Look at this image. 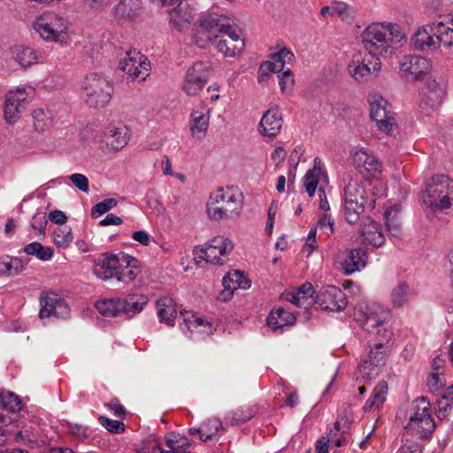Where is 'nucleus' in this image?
Returning a JSON list of instances; mask_svg holds the SVG:
<instances>
[{
    "label": "nucleus",
    "mask_w": 453,
    "mask_h": 453,
    "mask_svg": "<svg viewBox=\"0 0 453 453\" xmlns=\"http://www.w3.org/2000/svg\"><path fill=\"white\" fill-rule=\"evenodd\" d=\"M316 303L324 311L339 312L347 304L346 294L336 286H326L319 289L315 298Z\"/></svg>",
    "instance_id": "obj_15"
},
{
    "label": "nucleus",
    "mask_w": 453,
    "mask_h": 453,
    "mask_svg": "<svg viewBox=\"0 0 453 453\" xmlns=\"http://www.w3.org/2000/svg\"><path fill=\"white\" fill-rule=\"evenodd\" d=\"M430 61L418 55L405 56L400 63V72L405 75H411L413 79H423L430 70Z\"/></svg>",
    "instance_id": "obj_18"
},
{
    "label": "nucleus",
    "mask_w": 453,
    "mask_h": 453,
    "mask_svg": "<svg viewBox=\"0 0 453 453\" xmlns=\"http://www.w3.org/2000/svg\"><path fill=\"white\" fill-rule=\"evenodd\" d=\"M282 71V66L280 64L275 63L273 59L272 61H265L259 67V73L261 75H265L266 72L270 73H280Z\"/></svg>",
    "instance_id": "obj_63"
},
{
    "label": "nucleus",
    "mask_w": 453,
    "mask_h": 453,
    "mask_svg": "<svg viewBox=\"0 0 453 453\" xmlns=\"http://www.w3.org/2000/svg\"><path fill=\"white\" fill-rule=\"evenodd\" d=\"M370 104V117L376 123L377 127L389 134L395 127L394 113L388 109V103L380 94H372L368 96Z\"/></svg>",
    "instance_id": "obj_11"
},
{
    "label": "nucleus",
    "mask_w": 453,
    "mask_h": 453,
    "mask_svg": "<svg viewBox=\"0 0 453 453\" xmlns=\"http://www.w3.org/2000/svg\"><path fill=\"white\" fill-rule=\"evenodd\" d=\"M368 261V253L362 248L348 250L341 262L342 273L345 275H351L363 270Z\"/></svg>",
    "instance_id": "obj_20"
},
{
    "label": "nucleus",
    "mask_w": 453,
    "mask_h": 453,
    "mask_svg": "<svg viewBox=\"0 0 453 453\" xmlns=\"http://www.w3.org/2000/svg\"><path fill=\"white\" fill-rule=\"evenodd\" d=\"M117 204L118 201L115 198H106L92 207L91 217L98 218L114 208Z\"/></svg>",
    "instance_id": "obj_47"
},
{
    "label": "nucleus",
    "mask_w": 453,
    "mask_h": 453,
    "mask_svg": "<svg viewBox=\"0 0 453 453\" xmlns=\"http://www.w3.org/2000/svg\"><path fill=\"white\" fill-rule=\"evenodd\" d=\"M29 103V93L25 88L10 90L4 99V117L7 123L14 124Z\"/></svg>",
    "instance_id": "obj_12"
},
{
    "label": "nucleus",
    "mask_w": 453,
    "mask_h": 453,
    "mask_svg": "<svg viewBox=\"0 0 453 453\" xmlns=\"http://www.w3.org/2000/svg\"><path fill=\"white\" fill-rule=\"evenodd\" d=\"M191 446V441L186 436L179 439L178 443L173 448L172 450H165V453H191L188 449Z\"/></svg>",
    "instance_id": "obj_57"
},
{
    "label": "nucleus",
    "mask_w": 453,
    "mask_h": 453,
    "mask_svg": "<svg viewBox=\"0 0 453 453\" xmlns=\"http://www.w3.org/2000/svg\"><path fill=\"white\" fill-rule=\"evenodd\" d=\"M284 298L286 301L292 303L293 304L296 305L297 307H303L307 308L306 303H304V300L302 299V297L299 296V294L296 291H290L284 294Z\"/></svg>",
    "instance_id": "obj_64"
},
{
    "label": "nucleus",
    "mask_w": 453,
    "mask_h": 453,
    "mask_svg": "<svg viewBox=\"0 0 453 453\" xmlns=\"http://www.w3.org/2000/svg\"><path fill=\"white\" fill-rule=\"evenodd\" d=\"M355 320L370 334L369 351L361 359L358 374L365 380L375 379L386 365L393 331L386 321L388 312L375 303L360 302L354 309Z\"/></svg>",
    "instance_id": "obj_1"
},
{
    "label": "nucleus",
    "mask_w": 453,
    "mask_h": 453,
    "mask_svg": "<svg viewBox=\"0 0 453 453\" xmlns=\"http://www.w3.org/2000/svg\"><path fill=\"white\" fill-rule=\"evenodd\" d=\"M213 45L223 56L234 58L243 50L245 42L228 22V27L222 29Z\"/></svg>",
    "instance_id": "obj_14"
},
{
    "label": "nucleus",
    "mask_w": 453,
    "mask_h": 453,
    "mask_svg": "<svg viewBox=\"0 0 453 453\" xmlns=\"http://www.w3.org/2000/svg\"><path fill=\"white\" fill-rule=\"evenodd\" d=\"M334 219L329 214H323L317 223V227H319L320 231L326 236L331 235L334 233Z\"/></svg>",
    "instance_id": "obj_53"
},
{
    "label": "nucleus",
    "mask_w": 453,
    "mask_h": 453,
    "mask_svg": "<svg viewBox=\"0 0 453 453\" xmlns=\"http://www.w3.org/2000/svg\"><path fill=\"white\" fill-rule=\"evenodd\" d=\"M23 251L29 255L35 256L42 261H49L54 254V250L50 247L42 246L38 242H34L26 245Z\"/></svg>",
    "instance_id": "obj_37"
},
{
    "label": "nucleus",
    "mask_w": 453,
    "mask_h": 453,
    "mask_svg": "<svg viewBox=\"0 0 453 453\" xmlns=\"http://www.w3.org/2000/svg\"><path fill=\"white\" fill-rule=\"evenodd\" d=\"M34 28L47 42H64L67 38V25L62 17L44 13L34 22Z\"/></svg>",
    "instance_id": "obj_9"
},
{
    "label": "nucleus",
    "mask_w": 453,
    "mask_h": 453,
    "mask_svg": "<svg viewBox=\"0 0 453 453\" xmlns=\"http://www.w3.org/2000/svg\"><path fill=\"white\" fill-rule=\"evenodd\" d=\"M388 383L385 380L380 381L372 390V395L364 405L365 411H371L383 404L388 394Z\"/></svg>",
    "instance_id": "obj_32"
},
{
    "label": "nucleus",
    "mask_w": 453,
    "mask_h": 453,
    "mask_svg": "<svg viewBox=\"0 0 453 453\" xmlns=\"http://www.w3.org/2000/svg\"><path fill=\"white\" fill-rule=\"evenodd\" d=\"M70 180L73 184L84 193H88L89 190L88 179L81 173H73L69 176Z\"/></svg>",
    "instance_id": "obj_54"
},
{
    "label": "nucleus",
    "mask_w": 453,
    "mask_h": 453,
    "mask_svg": "<svg viewBox=\"0 0 453 453\" xmlns=\"http://www.w3.org/2000/svg\"><path fill=\"white\" fill-rule=\"evenodd\" d=\"M191 132L192 135L196 138H202L209 127V115L208 112L203 111H194L191 113Z\"/></svg>",
    "instance_id": "obj_33"
},
{
    "label": "nucleus",
    "mask_w": 453,
    "mask_h": 453,
    "mask_svg": "<svg viewBox=\"0 0 453 453\" xmlns=\"http://www.w3.org/2000/svg\"><path fill=\"white\" fill-rule=\"evenodd\" d=\"M296 319L293 312L283 308H276L271 311L267 317V326L273 331L281 330L284 326L295 324Z\"/></svg>",
    "instance_id": "obj_25"
},
{
    "label": "nucleus",
    "mask_w": 453,
    "mask_h": 453,
    "mask_svg": "<svg viewBox=\"0 0 453 453\" xmlns=\"http://www.w3.org/2000/svg\"><path fill=\"white\" fill-rule=\"evenodd\" d=\"M354 163L361 173L374 175L381 170V164L376 157L368 150H358L354 155Z\"/></svg>",
    "instance_id": "obj_23"
},
{
    "label": "nucleus",
    "mask_w": 453,
    "mask_h": 453,
    "mask_svg": "<svg viewBox=\"0 0 453 453\" xmlns=\"http://www.w3.org/2000/svg\"><path fill=\"white\" fill-rule=\"evenodd\" d=\"M434 30L436 40L438 41V48L442 45L445 48L453 46V17H449L447 20L434 21Z\"/></svg>",
    "instance_id": "obj_26"
},
{
    "label": "nucleus",
    "mask_w": 453,
    "mask_h": 453,
    "mask_svg": "<svg viewBox=\"0 0 453 453\" xmlns=\"http://www.w3.org/2000/svg\"><path fill=\"white\" fill-rule=\"evenodd\" d=\"M208 65L204 62H196L190 66L185 76L183 90L190 96H196L207 83Z\"/></svg>",
    "instance_id": "obj_16"
},
{
    "label": "nucleus",
    "mask_w": 453,
    "mask_h": 453,
    "mask_svg": "<svg viewBox=\"0 0 453 453\" xmlns=\"http://www.w3.org/2000/svg\"><path fill=\"white\" fill-rule=\"evenodd\" d=\"M137 453H165V449L161 448L157 439L151 434L141 441Z\"/></svg>",
    "instance_id": "obj_43"
},
{
    "label": "nucleus",
    "mask_w": 453,
    "mask_h": 453,
    "mask_svg": "<svg viewBox=\"0 0 453 453\" xmlns=\"http://www.w3.org/2000/svg\"><path fill=\"white\" fill-rule=\"evenodd\" d=\"M201 441H207L212 440L220 429H223L221 421L217 418H211L202 425Z\"/></svg>",
    "instance_id": "obj_39"
},
{
    "label": "nucleus",
    "mask_w": 453,
    "mask_h": 453,
    "mask_svg": "<svg viewBox=\"0 0 453 453\" xmlns=\"http://www.w3.org/2000/svg\"><path fill=\"white\" fill-rule=\"evenodd\" d=\"M203 255L201 258L204 259L207 263L213 265H223L225 260L222 258L225 255H219V251L212 248L204 247L201 249Z\"/></svg>",
    "instance_id": "obj_51"
},
{
    "label": "nucleus",
    "mask_w": 453,
    "mask_h": 453,
    "mask_svg": "<svg viewBox=\"0 0 453 453\" xmlns=\"http://www.w3.org/2000/svg\"><path fill=\"white\" fill-rule=\"evenodd\" d=\"M426 385L431 392H436L446 386V378L443 373L434 372L427 377Z\"/></svg>",
    "instance_id": "obj_50"
},
{
    "label": "nucleus",
    "mask_w": 453,
    "mask_h": 453,
    "mask_svg": "<svg viewBox=\"0 0 453 453\" xmlns=\"http://www.w3.org/2000/svg\"><path fill=\"white\" fill-rule=\"evenodd\" d=\"M186 321V326L192 333L194 330L198 327L203 326V333L206 334H212V326L208 321L204 320L203 318L196 317L194 314L188 316L184 319Z\"/></svg>",
    "instance_id": "obj_44"
},
{
    "label": "nucleus",
    "mask_w": 453,
    "mask_h": 453,
    "mask_svg": "<svg viewBox=\"0 0 453 453\" xmlns=\"http://www.w3.org/2000/svg\"><path fill=\"white\" fill-rule=\"evenodd\" d=\"M283 119L278 107L270 108L262 116L258 124L261 135L275 137L281 130Z\"/></svg>",
    "instance_id": "obj_21"
},
{
    "label": "nucleus",
    "mask_w": 453,
    "mask_h": 453,
    "mask_svg": "<svg viewBox=\"0 0 453 453\" xmlns=\"http://www.w3.org/2000/svg\"><path fill=\"white\" fill-rule=\"evenodd\" d=\"M73 242V234L70 227L64 226L54 232V242L58 247H67Z\"/></svg>",
    "instance_id": "obj_46"
},
{
    "label": "nucleus",
    "mask_w": 453,
    "mask_h": 453,
    "mask_svg": "<svg viewBox=\"0 0 453 453\" xmlns=\"http://www.w3.org/2000/svg\"><path fill=\"white\" fill-rule=\"evenodd\" d=\"M119 68L132 79L142 81L150 74V62L136 50H130L119 61Z\"/></svg>",
    "instance_id": "obj_13"
},
{
    "label": "nucleus",
    "mask_w": 453,
    "mask_h": 453,
    "mask_svg": "<svg viewBox=\"0 0 453 453\" xmlns=\"http://www.w3.org/2000/svg\"><path fill=\"white\" fill-rule=\"evenodd\" d=\"M205 247L219 250V255H227L233 250L234 244L228 238L219 235L211 239Z\"/></svg>",
    "instance_id": "obj_41"
},
{
    "label": "nucleus",
    "mask_w": 453,
    "mask_h": 453,
    "mask_svg": "<svg viewBox=\"0 0 453 453\" xmlns=\"http://www.w3.org/2000/svg\"><path fill=\"white\" fill-rule=\"evenodd\" d=\"M361 39L367 53L377 57H391L395 45L406 38L397 24L373 23L363 31Z\"/></svg>",
    "instance_id": "obj_2"
},
{
    "label": "nucleus",
    "mask_w": 453,
    "mask_h": 453,
    "mask_svg": "<svg viewBox=\"0 0 453 453\" xmlns=\"http://www.w3.org/2000/svg\"><path fill=\"white\" fill-rule=\"evenodd\" d=\"M121 313L130 317L140 313L148 303L147 296L143 295L132 294L125 298H119Z\"/></svg>",
    "instance_id": "obj_27"
},
{
    "label": "nucleus",
    "mask_w": 453,
    "mask_h": 453,
    "mask_svg": "<svg viewBox=\"0 0 453 453\" xmlns=\"http://www.w3.org/2000/svg\"><path fill=\"white\" fill-rule=\"evenodd\" d=\"M228 27L226 17L211 13L202 15L193 25L192 41L200 49L214 44L222 29Z\"/></svg>",
    "instance_id": "obj_6"
},
{
    "label": "nucleus",
    "mask_w": 453,
    "mask_h": 453,
    "mask_svg": "<svg viewBox=\"0 0 453 453\" xmlns=\"http://www.w3.org/2000/svg\"><path fill=\"white\" fill-rule=\"evenodd\" d=\"M343 201L345 220L349 224H355L363 213L365 203V190L358 180H349L344 188Z\"/></svg>",
    "instance_id": "obj_8"
},
{
    "label": "nucleus",
    "mask_w": 453,
    "mask_h": 453,
    "mask_svg": "<svg viewBox=\"0 0 453 453\" xmlns=\"http://www.w3.org/2000/svg\"><path fill=\"white\" fill-rule=\"evenodd\" d=\"M82 88L86 104L92 108H103L111 101L113 92L111 81L102 74H88L83 82Z\"/></svg>",
    "instance_id": "obj_7"
},
{
    "label": "nucleus",
    "mask_w": 453,
    "mask_h": 453,
    "mask_svg": "<svg viewBox=\"0 0 453 453\" xmlns=\"http://www.w3.org/2000/svg\"><path fill=\"white\" fill-rule=\"evenodd\" d=\"M299 296L304 300V303L308 306L310 304L309 298L314 294L313 286L310 282H305L296 290Z\"/></svg>",
    "instance_id": "obj_60"
},
{
    "label": "nucleus",
    "mask_w": 453,
    "mask_h": 453,
    "mask_svg": "<svg viewBox=\"0 0 453 453\" xmlns=\"http://www.w3.org/2000/svg\"><path fill=\"white\" fill-rule=\"evenodd\" d=\"M381 68L379 57L372 53H357L348 65L350 76L357 82L375 78Z\"/></svg>",
    "instance_id": "obj_10"
},
{
    "label": "nucleus",
    "mask_w": 453,
    "mask_h": 453,
    "mask_svg": "<svg viewBox=\"0 0 453 453\" xmlns=\"http://www.w3.org/2000/svg\"><path fill=\"white\" fill-rule=\"evenodd\" d=\"M157 308L160 321L173 325L177 317L173 300L169 297H161L157 301Z\"/></svg>",
    "instance_id": "obj_30"
},
{
    "label": "nucleus",
    "mask_w": 453,
    "mask_h": 453,
    "mask_svg": "<svg viewBox=\"0 0 453 453\" xmlns=\"http://www.w3.org/2000/svg\"><path fill=\"white\" fill-rule=\"evenodd\" d=\"M419 402L423 404L421 408V415H423V418H420L421 420L416 426V429H422L423 433L421 434V436L426 437L434 431L435 425L429 412V403L425 399V397H419Z\"/></svg>",
    "instance_id": "obj_35"
},
{
    "label": "nucleus",
    "mask_w": 453,
    "mask_h": 453,
    "mask_svg": "<svg viewBox=\"0 0 453 453\" xmlns=\"http://www.w3.org/2000/svg\"><path fill=\"white\" fill-rule=\"evenodd\" d=\"M453 403L440 397L437 400V417L441 419L447 417L448 412L452 409Z\"/></svg>",
    "instance_id": "obj_59"
},
{
    "label": "nucleus",
    "mask_w": 453,
    "mask_h": 453,
    "mask_svg": "<svg viewBox=\"0 0 453 453\" xmlns=\"http://www.w3.org/2000/svg\"><path fill=\"white\" fill-rule=\"evenodd\" d=\"M396 453H422V449L418 442L407 440Z\"/></svg>",
    "instance_id": "obj_61"
},
{
    "label": "nucleus",
    "mask_w": 453,
    "mask_h": 453,
    "mask_svg": "<svg viewBox=\"0 0 453 453\" xmlns=\"http://www.w3.org/2000/svg\"><path fill=\"white\" fill-rule=\"evenodd\" d=\"M128 139V129L123 123H111L107 127L104 142L111 150L116 151L124 148L127 144Z\"/></svg>",
    "instance_id": "obj_22"
},
{
    "label": "nucleus",
    "mask_w": 453,
    "mask_h": 453,
    "mask_svg": "<svg viewBox=\"0 0 453 453\" xmlns=\"http://www.w3.org/2000/svg\"><path fill=\"white\" fill-rule=\"evenodd\" d=\"M271 58L275 63L282 66V71L285 70L284 65L286 64H290L295 59L294 54L287 48H283L280 51L273 54Z\"/></svg>",
    "instance_id": "obj_52"
},
{
    "label": "nucleus",
    "mask_w": 453,
    "mask_h": 453,
    "mask_svg": "<svg viewBox=\"0 0 453 453\" xmlns=\"http://www.w3.org/2000/svg\"><path fill=\"white\" fill-rule=\"evenodd\" d=\"M223 278L225 282L231 281L238 288L247 289L251 286L250 280L244 276L243 273L238 270L229 272Z\"/></svg>",
    "instance_id": "obj_45"
},
{
    "label": "nucleus",
    "mask_w": 453,
    "mask_h": 453,
    "mask_svg": "<svg viewBox=\"0 0 453 453\" xmlns=\"http://www.w3.org/2000/svg\"><path fill=\"white\" fill-rule=\"evenodd\" d=\"M0 400L3 407L11 412H18L22 409L20 398L12 392L1 393Z\"/></svg>",
    "instance_id": "obj_40"
},
{
    "label": "nucleus",
    "mask_w": 453,
    "mask_h": 453,
    "mask_svg": "<svg viewBox=\"0 0 453 453\" xmlns=\"http://www.w3.org/2000/svg\"><path fill=\"white\" fill-rule=\"evenodd\" d=\"M140 0H122L114 8V16L119 22L134 21L139 15Z\"/></svg>",
    "instance_id": "obj_24"
},
{
    "label": "nucleus",
    "mask_w": 453,
    "mask_h": 453,
    "mask_svg": "<svg viewBox=\"0 0 453 453\" xmlns=\"http://www.w3.org/2000/svg\"><path fill=\"white\" fill-rule=\"evenodd\" d=\"M39 317L44 319H66L70 314L67 303L56 294H48L40 297Z\"/></svg>",
    "instance_id": "obj_17"
},
{
    "label": "nucleus",
    "mask_w": 453,
    "mask_h": 453,
    "mask_svg": "<svg viewBox=\"0 0 453 453\" xmlns=\"http://www.w3.org/2000/svg\"><path fill=\"white\" fill-rule=\"evenodd\" d=\"M243 204V195L237 187L219 188L209 197L207 214L213 220L234 219L241 214Z\"/></svg>",
    "instance_id": "obj_4"
},
{
    "label": "nucleus",
    "mask_w": 453,
    "mask_h": 453,
    "mask_svg": "<svg viewBox=\"0 0 453 453\" xmlns=\"http://www.w3.org/2000/svg\"><path fill=\"white\" fill-rule=\"evenodd\" d=\"M420 200L424 205L434 211L450 208L453 200V181L444 174L433 176L421 191Z\"/></svg>",
    "instance_id": "obj_5"
},
{
    "label": "nucleus",
    "mask_w": 453,
    "mask_h": 453,
    "mask_svg": "<svg viewBox=\"0 0 453 453\" xmlns=\"http://www.w3.org/2000/svg\"><path fill=\"white\" fill-rule=\"evenodd\" d=\"M411 45L417 50L430 52L438 49L434 30V23H429L419 27L411 39Z\"/></svg>",
    "instance_id": "obj_19"
},
{
    "label": "nucleus",
    "mask_w": 453,
    "mask_h": 453,
    "mask_svg": "<svg viewBox=\"0 0 453 453\" xmlns=\"http://www.w3.org/2000/svg\"><path fill=\"white\" fill-rule=\"evenodd\" d=\"M98 421L101 426L112 434H121L126 429V426L122 421L112 420L105 416H99Z\"/></svg>",
    "instance_id": "obj_48"
},
{
    "label": "nucleus",
    "mask_w": 453,
    "mask_h": 453,
    "mask_svg": "<svg viewBox=\"0 0 453 453\" xmlns=\"http://www.w3.org/2000/svg\"><path fill=\"white\" fill-rule=\"evenodd\" d=\"M47 226V219L44 213H36L32 220H31V226L38 230L40 233H43L45 230V227Z\"/></svg>",
    "instance_id": "obj_62"
},
{
    "label": "nucleus",
    "mask_w": 453,
    "mask_h": 453,
    "mask_svg": "<svg viewBox=\"0 0 453 453\" xmlns=\"http://www.w3.org/2000/svg\"><path fill=\"white\" fill-rule=\"evenodd\" d=\"M105 407L109 409L116 417L124 418L127 415V411L120 403L118 398H112L109 403H106Z\"/></svg>",
    "instance_id": "obj_56"
},
{
    "label": "nucleus",
    "mask_w": 453,
    "mask_h": 453,
    "mask_svg": "<svg viewBox=\"0 0 453 453\" xmlns=\"http://www.w3.org/2000/svg\"><path fill=\"white\" fill-rule=\"evenodd\" d=\"M400 210L401 205L395 204L387 209L384 212V219L388 232L389 233L390 235L394 237L400 236L402 233L401 222L399 218Z\"/></svg>",
    "instance_id": "obj_31"
},
{
    "label": "nucleus",
    "mask_w": 453,
    "mask_h": 453,
    "mask_svg": "<svg viewBox=\"0 0 453 453\" xmlns=\"http://www.w3.org/2000/svg\"><path fill=\"white\" fill-rule=\"evenodd\" d=\"M191 18V12L186 6H182L181 4L174 7L169 14L170 22H172L177 29H180L184 23L189 22Z\"/></svg>",
    "instance_id": "obj_38"
},
{
    "label": "nucleus",
    "mask_w": 453,
    "mask_h": 453,
    "mask_svg": "<svg viewBox=\"0 0 453 453\" xmlns=\"http://www.w3.org/2000/svg\"><path fill=\"white\" fill-rule=\"evenodd\" d=\"M120 305L119 298L105 299L96 302V308L103 316L115 318L122 315Z\"/></svg>",
    "instance_id": "obj_36"
},
{
    "label": "nucleus",
    "mask_w": 453,
    "mask_h": 453,
    "mask_svg": "<svg viewBox=\"0 0 453 453\" xmlns=\"http://www.w3.org/2000/svg\"><path fill=\"white\" fill-rule=\"evenodd\" d=\"M445 96L444 89H437L431 92H422V96L419 101V108L424 114L429 115L431 112L437 110L442 103Z\"/></svg>",
    "instance_id": "obj_29"
},
{
    "label": "nucleus",
    "mask_w": 453,
    "mask_h": 453,
    "mask_svg": "<svg viewBox=\"0 0 453 453\" xmlns=\"http://www.w3.org/2000/svg\"><path fill=\"white\" fill-rule=\"evenodd\" d=\"M319 179L320 178L319 176H313L312 172H307L305 173L304 186L309 196H314Z\"/></svg>",
    "instance_id": "obj_55"
},
{
    "label": "nucleus",
    "mask_w": 453,
    "mask_h": 453,
    "mask_svg": "<svg viewBox=\"0 0 453 453\" xmlns=\"http://www.w3.org/2000/svg\"><path fill=\"white\" fill-rule=\"evenodd\" d=\"M278 75L279 84L282 93H290L294 86V75L289 68L280 72Z\"/></svg>",
    "instance_id": "obj_49"
},
{
    "label": "nucleus",
    "mask_w": 453,
    "mask_h": 453,
    "mask_svg": "<svg viewBox=\"0 0 453 453\" xmlns=\"http://www.w3.org/2000/svg\"><path fill=\"white\" fill-rule=\"evenodd\" d=\"M410 288L404 283H399L391 293V299L395 307H401L408 302Z\"/></svg>",
    "instance_id": "obj_42"
},
{
    "label": "nucleus",
    "mask_w": 453,
    "mask_h": 453,
    "mask_svg": "<svg viewBox=\"0 0 453 453\" xmlns=\"http://www.w3.org/2000/svg\"><path fill=\"white\" fill-rule=\"evenodd\" d=\"M140 272L139 261L123 252L104 253L93 268L94 274L103 280L116 278L124 283L134 281Z\"/></svg>",
    "instance_id": "obj_3"
},
{
    "label": "nucleus",
    "mask_w": 453,
    "mask_h": 453,
    "mask_svg": "<svg viewBox=\"0 0 453 453\" xmlns=\"http://www.w3.org/2000/svg\"><path fill=\"white\" fill-rule=\"evenodd\" d=\"M13 58L23 68H27L38 60L36 51L26 46H17L13 50Z\"/></svg>",
    "instance_id": "obj_34"
},
{
    "label": "nucleus",
    "mask_w": 453,
    "mask_h": 453,
    "mask_svg": "<svg viewBox=\"0 0 453 453\" xmlns=\"http://www.w3.org/2000/svg\"><path fill=\"white\" fill-rule=\"evenodd\" d=\"M362 236L366 243L374 247H381L386 240L380 224L372 219L364 226Z\"/></svg>",
    "instance_id": "obj_28"
},
{
    "label": "nucleus",
    "mask_w": 453,
    "mask_h": 453,
    "mask_svg": "<svg viewBox=\"0 0 453 453\" xmlns=\"http://www.w3.org/2000/svg\"><path fill=\"white\" fill-rule=\"evenodd\" d=\"M423 404L420 403L419 398L417 400V405L415 406L414 412L410 416L409 422L406 425V428L409 429H416V426L421 420L420 418H423L421 415V408Z\"/></svg>",
    "instance_id": "obj_58"
}]
</instances>
